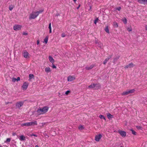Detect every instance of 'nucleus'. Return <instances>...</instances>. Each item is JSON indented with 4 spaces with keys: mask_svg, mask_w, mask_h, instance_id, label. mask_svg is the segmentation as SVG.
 <instances>
[{
    "mask_svg": "<svg viewBox=\"0 0 147 147\" xmlns=\"http://www.w3.org/2000/svg\"><path fill=\"white\" fill-rule=\"evenodd\" d=\"M49 107L47 106H45L42 108L38 109L37 112L38 115H41L47 112L48 110Z\"/></svg>",
    "mask_w": 147,
    "mask_h": 147,
    "instance_id": "f257e3e1",
    "label": "nucleus"
},
{
    "mask_svg": "<svg viewBox=\"0 0 147 147\" xmlns=\"http://www.w3.org/2000/svg\"><path fill=\"white\" fill-rule=\"evenodd\" d=\"M37 124V121H35L34 122L26 123L22 124L21 125L22 126H30L31 125H34Z\"/></svg>",
    "mask_w": 147,
    "mask_h": 147,
    "instance_id": "f03ea898",
    "label": "nucleus"
},
{
    "mask_svg": "<svg viewBox=\"0 0 147 147\" xmlns=\"http://www.w3.org/2000/svg\"><path fill=\"white\" fill-rule=\"evenodd\" d=\"M38 13L36 12L33 11L29 16V18L30 19H34L38 16Z\"/></svg>",
    "mask_w": 147,
    "mask_h": 147,
    "instance_id": "7ed1b4c3",
    "label": "nucleus"
},
{
    "mask_svg": "<svg viewBox=\"0 0 147 147\" xmlns=\"http://www.w3.org/2000/svg\"><path fill=\"white\" fill-rule=\"evenodd\" d=\"M135 91L134 89H133L130 90H128L125 91L124 92L122 93L121 95L122 96H125L129 94L132 93H134Z\"/></svg>",
    "mask_w": 147,
    "mask_h": 147,
    "instance_id": "20e7f679",
    "label": "nucleus"
},
{
    "mask_svg": "<svg viewBox=\"0 0 147 147\" xmlns=\"http://www.w3.org/2000/svg\"><path fill=\"white\" fill-rule=\"evenodd\" d=\"M24 102L23 101L17 102L16 104V107L18 108H20L24 104Z\"/></svg>",
    "mask_w": 147,
    "mask_h": 147,
    "instance_id": "39448f33",
    "label": "nucleus"
},
{
    "mask_svg": "<svg viewBox=\"0 0 147 147\" xmlns=\"http://www.w3.org/2000/svg\"><path fill=\"white\" fill-rule=\"evenodd\" d=\"M22 26L19 25H15L13 26V29L15 30H20Z\"/></svg>",
    "mask_w": 147,
    "mask_h": 147,
    "instance_id": "423d86ee",
    "label": "nucleus"
},
{
    "mask_svg": "<svg viewBox=\"0 0 147 147\" xmlns=\"http://www.w3.org/2000/svg\"><path fill=\"white\" fill-rule=\"evenodd\" d=\"M29 83L27 82H25L23 83L22 87L24 90H26L27 89Z\"/></svg>",
    "mask_w": 147,
    "mask_h": 147,
    "instance_id": "0eeeda50",
    "label": "nucleus"
},
{
    "mask_svg": "<svg viewBox=\"0 0 147 147\" xmlns=\"http://www.w3.org/2000/svg\"><path fill=\"white\" fill-rule=\"evenodd\" d=\"M118 133L122 137H125L126 136V133L124 131L119 130Z\"/></svg>",
    "mask_w": 147,
    "mask_h": 147,
    "instance_id": "6e6552de",
    "label": "nucleus"
},
{
    "mask_svg": "<svg viewBox=\"0 0 147 147\" xmlns=\"http://www.w3.org/2000/svg\"><path fill=\"white\" fill-rule=\"evenodd\" d=\"M75 79V78L74 76H69L67 77V81L68 82H71Z\"/></svg>",
    "mask_w": 147,
    "mask_h": 147,
    "instance_id": "1a4fd4ad",
    "label": "nucleus"
},
{
    "mask_svg": "<svg viewBox=\"0 0 147 147\" xmlns=\"http://www.w3.org/2000/svg\"><path fill=\"white\" fill-rule=\"evenodd\" d=\"M96 44L97 45L101 48H102L103 45V44L100 42H98V40H96L95 42Z\"/></svg>",
    "mask_w": 147,
    "mask_h": 147,
    "instance_id": "9d476101",
    "label": "nucleus"
},
{
    "mask_svg": "<svg viewBox=\"0 0 147 147\" xmlns=\"http://www.w3.org/2000/svg\"><path fill=\"white\" fill-rule=\"evenodd\" d=\"M134 65L132 63L126 65L125 67V69L128 68H131L134 66Z\"/></svg>",
    "mask_w": 147,
    "mask_h": 147,
    "instance_id": "9b49d317",
    "label": "nucleus"
},
{
    "mask_svg": "<svg viewBox=\"0 0 147 147\" xmlns=\"http://www.w3.org/2000/svg\"><path fill=\"white\" fill-rule=\"evenodd\" d=\"M102 137V136L101 134H99L96 136L95 139L96 141H98Z\"/></svg>",
    "mask_w": 147,
    "mask_h": 147,
    "instance_id": "f8f14e48",
    "label": "nucleus"
},
{
    "mask_svg": "<svg viewBox=\"0 0 147 147\" xmlns=\"http://www.w3.org/2000/svg\"><path fill=\"white\" fill-rule=\"evenodd\" d=\"M112 57V55H111L108 57L107 58H106L105 61L103 62V64L104 65H105L107 62L109 61V60Z\"/></svg>",
    "mask_w": 147,
    "mask_h": 147,
    "instance_id": "ddd939ff",
    "label": "nucleus"
},
{
    "mask_svg": "<svg viewBox=\"0 0 147 147\" xmlns=\"http://www.w3.org/2000/svg\"><path fill=\"white\" fill-rule=\"evenodd\" d=\"M23 55L25 58H27L28 57L29 53L26 51H25L23 53Z\"/></svg>",
    "mask_w": 147,
    "mask_h": 147,
    "instance_id": "4468645a",
    "label": "nucleus"
},
{
    "mask_svg": "<svg viewBox=\"0 0 147 147\" xmlns=\"http://www.w3.org/2000/svg\"><path fill=\"white\" fill-rule=\"evenodd\" d=\"M94 65H91L90 67L86 66L85 67V69L87 70H89L92 69L94 67Z\"/></svg>",
    "mask_w": 147,
    "mask_h": 147,
    "instance_id": "2eb2a0df",
    "label": "nucleus"
},
{
    "mask_svg": "<svg viewBox=\"0 0 147 147\" xmlns=\"http://www.w3.org/2000/svg\"><path fill=\"white\" fill-rule=\"evenodd\" d=\"M49 59L50 62L53 64L54 62V60L53 58L51 56L49 57Z\"/></svg>",
    "mask_w": 147,
    "mask_h": 147,
    "instance_id": "dca6fc26",
    "label": "nucleus"
},
{
    "mask_svg": "<svg viewBox=\"0 0 147 147\" xmlns=\"http://www.w3.org/2000/svg\"><path fill=\"white\" fill-rule=\"evenodd\" d=\"M95 87L96 89H98L101 87V85L99 84H95Z\"/></svg>",
    "mask_w": 147,
    "mask_h": 147,
    "instance_id": "f3484780",
    "label": "nucleus"
},
{
    "mask_svg": "<svg viewBox=\"0 0 147 147\" xmlns=\"http://www.w3.org/2000/svg\"><path fill=\"white\" fill-rule=\"evenodd\" d=\"M138 1L141 4H143L145 5L146 3L145 0H138Z\"/></svg>",
    "mask_w": 147,
    "mask_h": 147,
    "instance_id": "a211bd4d",
    "label": "nucleus"
},
{
    "mask_svg": "<svg viewBox=\"0 0 147 147\" xmlns=\"http://www.w3.org/2000/svg\"><path fill=\"white\" fill-rule=\"evenodd\" d=\"M45 71L47 73H49L51 71L50 68L49 67H47L45 68Z\"/></svg>",
    "mask_w": 147,
    "mask_h": 147,
    "instance_id": "6ab92c4d",
    "label": "nucleus"
},
{
    "mask_svg": "<svg viewBox=\"0 0 147 147\" xmlns=\"http://www.w3.org/2000/svg\"><path fill=\"white\" fill-rule=\"evenodd\" d=\"M25 137L23 135H22L20 136V139L21 140H25Z\"/></svg>",
    "mask_w": 147,
    "mask_h": 147,
    "instance_id": "aec40b11",
    "label": "nucleus"
},
{
    "mask_svg": "<svg viewBox=\"0 0 147 147\" xmlns=\"http://www.w3.org/2000/svg\"><path fill=\"white\" fill-rule=\"evenodd\" d=\"M119 56H118L115 57L114 59L113 62V63H115V62L117 61L118 59L119 58Z\"/></svg>",
    "mask_w": 147,
    "mask_h": 147,
    "instance_id": "412c9836",
    "label": "nucleus"
},
{
    "mask_svg": "<svg viewBox=\"0 0 147 147\" xmlns=\"http://www.w3.org/2000/svg\"><path fill=\"white\" fill-rule=\"evenodd\" d=\"M95 84H91L90 85L88 88H94L95 87Z\"/></svg>",
    "mask_w": 147,
    "mask_h": 147,
    "instance_id": "4be33fe9",
    "label": "nucleus"
},
{
    "mask_svg": "<svg viewBox=\"0 0 147 147\" xmlns=\"http://www.w3.org/2000/svg\"><path fill=\"white\" fill-rule=\"evenodd\" d=\"M105 30L107 33H109V30L108 26H107L106 27L105 29Z\"/></svg>",
    "mask_w": 147,
    "mask_h": 147,
    "instance_id": "5701e85b",
    "label": "nucleus"
},
{
    "mask_svg": "<svg viewBox=\"0 0 147 147\" xmlns=\"http://www.w3.org/2000/svg\"><path fill=\"white\" fill-rule=\"evenodd\" d=\"M49 33H51L52 31H51V23H50L49 25Z\"/></svg>",
    "mask_w": 147,
    "mask_h": 147,
    "instance_id": "b1692460",
    "label": "nucleus"
},
{
    "mask_svg": "<svg viewBox=\"0 0 147 147\" xmlns=\"http://www.w3.org/2000/svg\"><path fill=\"white\" fill-rule=\"evenodd\" d=\"M99 117L101 119H103L105 120H106V119L105 117L103 115H100L99 116Z\"/></svg>",
    "mask_w": 147,
    "mask_h": 147,
    "instance_id": "393cba45",
    "label": "nucleus"
},
{
    "mask_svg": "<svg viewBox=\"0 0 147 147\" xmlns=\"http://www.w3.org/2000/svg\"><path fill=\"white\" fill-rule=\"evenodd\" d=\"M113 25L115 28H117L118 26V24L116 22H113Z\"/></svg>",
    "mask_w": 147,
    "mask_h": 147,
    "instance_id": "a878e982",
    "label": "nucleus"
},
{
    "mask_svg": "<svg viewBox=\"0 0 147 147\" xmlns=\"http://www.w3.org/2000/svg\"><path fill=\"white\" fill-rule=\"evenodd\" d=\"M130 130L132 131L133 134L135 135H136V132L132 129H130Z\"/></svg>",
    "mask_w": 147,
    "mask_h": 147,
    "instance_id": "bb28decb",
    "label": "nucleus"
},
{
    "mask_svg": "<svg viewBox=\"0 0 147 147\" xmlns=\"http://www.w3.org/2000/svg\"><path fill=\"white\" fill-rule=\"evenodd\" d=\"M122 21L125 24H127V20L126 18H124L122 20Z\"/></svg>",
    "mask_w": 147,
    "mask_h": 147,
    "instance_id": "cd10ccee",
    "label": "nucleus"
},
{
    "mask_svg": "<svg viewBox=\"0 0 147 147\" xmlns=\"http://www.w3.org/2000/svg\"><path fill=\"white\" fill-rule=\"evenodd\" d=\"M34 77V75L32 74H30L29 75V77L30 78V79H29V80H30L32 79V78H33Z\"/></svg>",
    "mask_w": 147,
    "mask_h": 147,
    "instance_id": "c85d7f7f",
    "label": "nucleus"
},
{
    "mask_svg": "<svg viewBox=\"0 0 147 147\" xmlns=\"http://www.w3.org/2000/svg\"><path fill=\"white\" fill-rule=\"evenodd\" d=\"M107 117L108 118H111L113 117V116L110 113H108L107 115Z\"/></svg>",
    "mask_w": 147,
    "mask_h": 147,
    "instance_id": "c756f323",
    "label": "nucleus"
},
{
    "mask_svg": "<svg viewBox=\"0 0 147 147\" xmlns=\"http://www.w3.org/2000/svg\"><path fill=\"white\" fill-rule=\"evenodd\" d=\"M78 128L80 130H82L84 129V127L82 125H81L79 126Z\"/></svg>",
    "mask_w": 147,
    "mask_h": 147,
    "instance_id": "7c9ffc66",
    "label": "nucleus"
},
{
    "mask_svg": "<svg viewBox=\"0 0 147 147\" xmlns=\"http://www.w3.org/2000/svg\"><path fill=\"white\" fill-rule=\"evenodd\" d=\"M14 6L12 5H11L9 6V9L10 11H11L13 8H14Z\"/></svg>",
    "mask_w": 147,
    "mask_h": 147,
    "instance_id": "2f4dec72",
    "label": "nucleus"
},
{
    "mask_svg": "<svg viewBox=\"0 0 147 147\" xmlns=\"http://www.w3.org/2000/svg\"><path fill=\"white\" fill-rule=\"evenodd\" d=\"M48 36H47L44 39V42L46 43H47V42L48 40Z\"/></svg>",
    "mask_w": 147,
    "mask_h": 147,
    "instance_id": "473e14b6",
    "label": "nucleus"
},
{
    "mask_svg": "<svg viewBox=\"0 0 147 147\" xmlns=\"http://www.w3.org/2000/svg\"><path fill=\"white\" fill-rule=\"evenodd\" d=\"M43 11H44V9H42L41 10L39 11H37L36 12V13H38L37 14H38V15L40 13H42V12Z\"/></svg>",
    "mask_w": 147,
    "mask_h": 147,
    "instance_id": "72a5a7b5",
    "label": "nucleus"
},
{
    "mask_svg": "<svg viewBox=\"0 0 147 147\" xmlns=\"http://www.w3.org/2000/svg\"><path fill=\"white\" fill-rule=\"evenodd\" d=\"M136 127L138 129H142V127L140 126H137Z\"/></svg>",
    "mask_w": 147,
    "mask_h": 147,
    "instance_id": "f704fd0d",
    "label": "nucleus"
},
{
    "mask_svg": "<svg viewBox=\"0 0 147 147\" xmlns=\"http://www.w3.org/2000/svg\"><path fill=\"white\" fill-rule=\"evenodd\" d=\"M127 30L129 32H131L132 31V28H127Z\"/></svg>",
    "mask_w": 147,
    "mask_h": 147,
    "instance_id": "c9c22d12",
    "label": "nucleus"
},
{
    "mask_svg": "<svg viewBox=\"0 0 147 147\" xmlns=\"http://www.w3.org/2000/svg\"><path fill=\"white\" fill-rule=\"evenodd\" d=\"M98 20V18H97L94 21V23L95 24H96L97 21Z\"/></svg>",
    "mask_w": 147,
    "mask_h": 147,
    "instance_id": "e433bc0d",
    "label": "nucleus"
},
{
    "mask_svg": "<svg viewBox=\"0 0 147 147\" xmlns=\"http://www.w3.org/2000/svg\"><path fill=\"white\" fill-rule=\"evenodd\" d=\"M70 92V91L69 90H67L66 92L65 93V94L66 95H67Z\"/></svg>",
    "mask_w": 147,
    "mask_h": 147,
    "instance_id": "4c0bfd02",
    "label": "nucleus"
},
{
    "mask_svg": "<svg viewBox=\"0 0 147 147\" xmlns=\"http://www.w3.org/2000/svg\"><path fill=\"white\" fill-rule=\"evenodd\" d=\"M121 9V7H118L116 8V9L119 11Z\"/></svg>",
    "mask_w": 147,
    "mask_h": 147,
    "instance_id": "58836bf2",
    "label": "nucleus"
},
{
    "mask_svg": "<svg viewBox=\"0 0 147 147\" xmlns=\"http://www.w3.org/2000/svg\"><path fill=\"white\" fill-rule=\"evenodd\" d=\"M16 80V79L15 78H13L12 79V81L13 82H14Z\"/></svg>",
    "mask_w": 147,
    "mask_h": 147,
    "instance_id": "ea45409f",
    "label": "nucleus"
},
{
    "mask_svg": "<svg viewBox=\"0 0 147 147\" xmlns=\"http://www.w3.org/2000/svg\"><path fill=\"white\" fill-rule=\"evenodd\" d=\"M11 139L10 138H8L7 139L6 142H9L10 141Z\"/></svg>",
    "mask_w": 147,
    "mask_h": 147,
    "instance_id": "a19ab883",
    "label": "nucleus"
},
{
    "mask_svg": "<svg viewBox=\"0 0 147 147\" xmlns=\"http://www.w3.org/2000/svg\"><path fill=\"white\" fill-rule=\"evenodd\" d=\"M52 67L53 68L56 69V67L55 65L53 64V66Z\"/></svg>",
    "mask_w": 147,
    "mask_h": 147,
    "instance_id": "79ce46f5",
    "label": "nucleus"
},
{
    "mask_svg": "<svg viewBox=\"0 0 147 147\" xmlns=\"http://www.w3.org/2000/svg\"><path fill=\"white\" fill-rule=\"evenodd\" d=\"M65 36V35L64 33H62L61 34V36L63 37H64Z\"/></svg>",
    "mask_w": 147,
    "mask_h": 147,
    "instance_id": "37998d69",
    "label": "nucleus"
},
{
    "mask_svg": "<svg viewBox=\"0 0 147 147\" xmlns=\"http://www.w3.org/2000/svg\"><path fill=\"white\" fill-rule=\"evenodd\" d=\"M31 136H34L36 137H37V136L36 135L34 134H32L30 135Z\"/></svg>",
    "mask_w": 147,
    "mask_h": 147,
    "instance_id": "c03bdc74",
    "label": "nucleus"
},
{
    "mask_svg": "<svg viewBox=\"0 0 147 147\" xmlns=\"http://www.w3.org/2000/svg\"><path fill=\"white\" fill-rule=\"evenodd\" d=\"M23 34L24 35H28V33H26L25 32H23Z\"/></svg>",
    "mask_w": 147,
    "mask_h": 147,
    "instance_id": "a18cd8bd",
    "label": "nucleus"
},
{
    "mask_svg": "<svg viewBox=\"0 0 147 147\" xmlns=\"http://www.w3.org/2000/svg\"><path fill=\"white\" fill-rule=\"evenodd\" d=\"M20 80V78L19 77H18L16 79V80L17 81H19Z\"/></svg>",
    "mask_w": 147,
    "mask_h": 147,
    "instance_id": "49530a36",
    "label": "nucleus"
},
{
    "mask_svg": "<svg viewBox=\"0 0 147 147\" xmlns=\"http://www.w3.org/2000/svg\"><path fill=\"white\" fill-rule=\"evenodd\" d=\"M39 42H39V40H37V44L38 45L39 44Z\"/></svg>",
    "mask_w": 147,
    "mask_h": 147,
    "instance_id": "de8ad7c7",
    "label": "nucleus"
},
{
    "mask_svg": "<svg viewBox=\"0 0 147 147\" xmlns=\"http://www.w3.org/2000/svg\"><path fill=\"white\" fill-rule=\"evenodd\" d=\"M145 27L146 30H147V26L146 25Z\"/></svg>",
    "mask_w": 147,
    "mask_h": 147,
    "instance_id": "09e8293b",
    "label": "nucleus"
},
{
    "mask_svg": "<svg viewBox=\"0 0 147 147\" xmlns=\"http://www.w3.org/2000/svg\"><path fill=\"white\" fill-rule=\"evenodd\" d=\"M80 5H79V6H78V7H77V9H78L79 8V7H80Z\"/></svg>",
    "mask_w": 147,
    "mask_h": 147,
    "instance_id": "8fccbe9b",
    "label": "nucleus"
},
{
    "mask_svg": "<svg viewBox=\"0 0 147 147\" xmlns=\"http://www.w3.org/2000/svg\"><path fill=\"white\" fill-rule=\"evenodd\" d=\"M9 103H12V102H7L6 103V104H9Z\"/></svg>",
    "mask_w": 147,
    "mask_h": 147,
    "instance_id": "3c124183",
    "label": "nucleus"
},
{
    "mask_svg": "<svg viewBox=\"0 0 147 147\" xmlns=\"http://www.w3.org/2000/svg\"><path fill=\"white\" fill-rule=\"evenodd\" d=\"M13 136H15L16 135V134L15 133H13Z\"/></svg>",
    "mask_w": 147,
    "mask_h": 147,
    "instance_id": "603ef678",
    "label": "nucleus"
},
{
    "mask_svg": "<svg viewBox=\"0 0 147 147\" xmlns=\"http://www.w3.org/2000/svg\"><path fill=\"white\" fill-rule=\"evenodd\" d=\"M35 147H39L38 145H36L35 146Z\"/></svg>",
    "mask_w": 147,
    "mask_h": 147,
    "instance_id": "864d4df0",
    "label": "nucleus"
},
{
    "mask_svg": "<svg viewBox=\"0 0 147 147\" xmlns=\"http://www.w3.org/2000/svg\"><path fill=\"white\" fill-rule=\"evenodd\" d=\"M45 124V123H42V125H44Z\"/></svg>",
    "mask_w": 147,
    "mask_h": 147,
    "instance_id": "5fc2aeb1",
    "label": "nucleus"
},
{
    "mask_svg": "<svg viewBox=\"0 0 147 147\" xmlns=\"http://www.w3.org/2000/svg\"><path fill=\"white\" fill-rule=\"evenodd\" d=\"M73 1L75 2H76V0H73Z\"/></svg>",
    "mask_w": 147,
    "mask_h": 147,
    "instance_id": "6e6d98bb",
    "label": "nucleus"
},
{
    "mask_svg": "<svg viewBox=\"0 0 147 147\" xmlns=\"http://www.w3.org/2000/svg\"><path fill=\"white\" fill-rule=\"evenodd\" d=\"M146 1L147 3V0H145V2Z\"/></svg>",
    "mask_w": 147,
    "mask_h": 147,
    "instance_id": "4d7b16f0",
    "label": "nucleus"
},
{
    "mask_svg": "<svg viewBox=\"0 0 147 147\" xmlns=\"http://www.w3.org/2000/svg\"><path fill=\"white\" fill-rule=\"evenodd\" d=\"M91 6H90V9H91Z\"/></svg>",
    "mask_w": 147,
    "mask_h": 147,
    "instance_id": "13d9d810",
    "label": "nucleus"
},
{
    "mask_svg": "<svg viewBox=\"0 0 147 147\" xmlns=\"http://www.w3.org/2000/svg\"><path fill=\"white\" fill-rule=\"evenodd\" d=\"M120 147H123V146H121Z\"/></svg>",
    "mask_w": 147,
    "mask_h": 147,
    "instance_id": "bf43d9fd",
    "label": "nucleus"
},
{
    "mask_svg": "<svg viewBox=\"0 0 147 147\" xmlns=\"http://www.w3.org/2000/svg\"><path fill=\"white\" fill-rule=\"evenodd\" d=\"M0 147H1V146H0Z\"/></svg>",
    "mask_w": 147,
    "mask_h": 147,
    "instance_id": "052dcab7",
    "label": "nucleus"
}]
</instances>
